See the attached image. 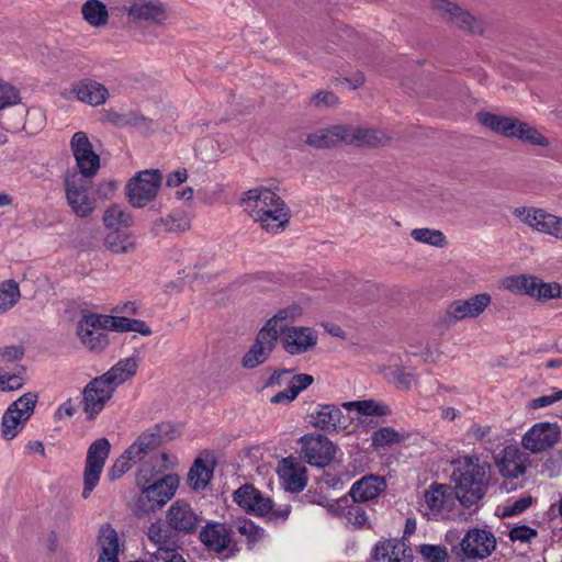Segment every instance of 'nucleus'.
Here are the masks:
<instances>
[{
    "instance_id": "1",
    "label": "nucleus",
    "mask_w": 562,
    "mask_h": 562,
    "mask_svg": "<svg viewBox=\"0 0 562 562\" xmlns=\"http://www.w3.org/2000/svg\"><path fill=\"white\" fill-rule=\"evenodd\" d=\"M153 462H155L153 467L150 462H144L136 474V485L140 490L136 505L142 514L155 512L167 504L179 485V479L175 474L158 477L165 471L177 465L176 456L162 453L155 457Z\"/></svg>"
},
{
    "instance_id": "2",
    "label": "nucleus",
    "mask_w": 562,
    "mask_h": 562,
    "mask_svg": "<svg viewBox=\"0 0 562 562\" xmlns=\"http://www.w3.org/2000/svg\"><path fill=\"white\" fill-rule=\"evenodd\" d=\"M245 211L268 233L284 231L290 220V210L284 201L271 189L258 187L248 190L243 199Z\"/></svg>"
},
{
    "instance_id": "3",
    "label": "nucleus",
    "mask_w": 562,
    "mask_h": 562,
    "mask_svg": "<svg viewBox=\"0 0 562 562\" xmlns=\"http://www.w3.org/2000/svg\"><path fill=\"white\" fill-rule=\"evenodd\" d=\"M451 479L458 499L463 506H472L486 492L490 464L476 456H461L452 462Z\"/></svg>"
},
{
    "instance_id": "4",
    "label": "nucleus",
    "mask_w": 562,
    "mask_h": 562,
    "mask_svg": "<svg viewBox=\"0 0 562 562\" xmlns=\"http://www.w3.org/2000/svg\"><path fill=\"white\" fill-rule=\"evenodd\" d=\"M479 121L485 127L507 137H515L533 146L548 147L550 145L548 138L536 127L517 119L491 113H480Z\"/></svg>"
},
{
    "instance_id": "5",
    "label": "nucleus",
    "mask_w": 562,
    "mask_h": 562,
    "mask_svg": "<svg viewBox=\"0 0 562 562\" xmlns=\"http://www.w3.org/2000/svg\"><path fill=\"white\" fill-rule=\"evenodd\" d=\"M452 486L441 483H431L425 491L419 512L428 519H446L452 512L456 499Z\"/></svg>"
},
{
    "instance_id": "6",
    "label": "nucleus",
    "mask_w": 562,
    "mask_h": 562,
    "mask_svg": "<svg viewBox=\"0 0 562 562\" xmlns=\"http://www.w3.org/2000/svg\"><path fill=\"white\" fill-rule=\"evenodd\" d=\"M162 177L158 170L149 169L137 172L126 184L128 203L134 207H144L158 193Z\"/></svg>"
},
{
    "instance_id": "7",
    "label": "nucleus",
    "mask_w": 562,
    "mask_h": 562,
    "mask_svg": "<svg viewBox=\"0 0 562 562\" xmlns=\"http://www.w3.org/2000/svg\"><path fill=\"white\" fill-rule=\"evenodd\" d=\"M91 182L89 178L78 172L67 173L65 178V190L67 203L72 212L80 216H88L94 210V200L90 196Z\"/></svg>"
},
{
    "instance_id": "8",
    "label": "nucleus",
    "mask_w": 562,
    "mask_h": 562,
    "mask_svg": "<svg viewBox=\"0 0 562 562\" xmlns=\"http://www.w3.org/2000/svg\"><path fill=\"white\" fill-rule=\"evenodd\" d=\"M104 315L85 314L77 324V336L80 342L89 350L100 352L109 345Z\"/></svg>"
},
{
    "instance_id": "9",
    "label": "nucleus",
    "mask_w": 562,
    "mask_h": 562,
    "mask_svg": "<svg viewBox=\"0 0 562 562\" xmlns=\"http://www.w3.org/2000/svg\"><path fill=\"white\" fill-rule=\"evenodd\" d=\"M110 450L111 443L106 438L97 439L88 448L83 473V498H88L93 488L98 485Z\"/></svg>"
},
{
    "instance_id": "10",
    "label": "nucleus",
    "mask_w": 562,
    "mask_h": 562,
    "mask_svg": "<svg viewBox=\"0 0 562 562\" xmlns=\"http://www.w3.org/2000/svg\"><path fill=\"white\" fill-rule=\"evenodd\" d=\"M122 11L131 21L148 25H164L169 18L166 4L158 0H128Z\"/></svg>"
},
{
    "instance_id": "11",
    "label": "nucleus",
    "mask_w": 562,
    "mask_h": 562,
    "mask_svg": "<svg viewBox=\"0 0 562 562\" xmlns=\"http://www.w3.org/2000/svg\"><path fill=\"white\" fill-rule=\"evenodd\" d=\"M514 215L535 231L562 240V217L536 207H516Z\"/></svg>"
},
{
    "instance_id": "12",
    "label": "nucleus",
    "mask_w": 562,
    "mask_h": 562,
    "mask_svg": "<svg viewBox=\"0 0 562 562\" xmlns=\"http://www.w3.org/2000/svg\"><path fill=\"white\" fill-rule=\"evenodd\" d=\"M161 443V435L158 426H154L146 431L142 432L134 442L124 451L125 457L139 468L144 462H150L151 467L155 464L153 459L164 452H156Z\"/></svg>"
},
{
    "instance_id": "13",
    "label": "nucleus",
    "mask_w": 562,
    "mask_h": 562,
    "mask_svg": "<svg viewBox=\"0 0 562 562\" xmlns=\"http://www.w3.org/2000/svg\"><path fill=\"white\" fill-rule=\"evenodd\" d=\"M560 436L561 429L558 424L537 423L526 431L521 445L526 450L538 453L552 448L560 440Z\"/></svg>"
},
{
    "instance_id": "14",
    "label": "nucleus",
    "mask_w": 562,
    "mask_h": 562,
    "mask_svg": "<svg viewBox=\"0 0 562 562\" xmlns=\"http://www.w3.org/2000/svg\"><path fill=\"white\" fill-rule=\"evenodd\" d=\"M71 150L74 153L78 172L86 178L93 177L100 167V157L94 153L91 142L85 132H76L70 140Z\"/></svg>"
},
{
    "instance_id": "15",
    "label": "nucleus",
    "mask_w": 562,
    "mask_h": 562,
    "mask_svg": "<svg viewBox=\"0 0 562 562\" xmlns=\"http://www.w3.org/2000/svg\"><path fill=\"white\" fill-rule=\"evenodd\" d=\"M176 549H178L177 533L159 520L151 522L146 531L145 551L148 559L167 554Z\"/></svg>"
},
{
    "instance_id": "16",
    "label": "nucleus",
    "mask_w": 562,
    "mask_h": 562,
    "mask_svg": "<svg viewBox=\"0 0 562 562\" xmlns=\"http://www.w3.org/2000/svg\"><path fill=\"white\" fill-rule=\"evenodd\" d=\"M167 527L175 533H192L200 526L201 519L190 504L178 499L166 512Z\"/></svg>"
},
{
    "instance_id": "17",
    "label": "nucleus",
    "mask_w": 562,
    "mask_h": 562,
    "mask_svg": "<svg viewBox=\"0 0 562 562\" xmlns=\"http://www.w3.org/2000/svg\"><path fill=\"white\" fill-rule=\"evenodd\" d=\"M492 296L488 293L472 295L467 300H454L446 310V318L456 323L465 318H476L490 306Z\"/></svg>"
},
{
    "instance_id": "18",
    "label": "nucleus",
    "mask_w": 562,
    "mask_h": 562,
    "mask_svg": "<svg viewBox=\"0 0 562 562\" xmlns=\"http://www.w3.org/2000/svg\"><path fill=\"white\" fill-rule=\"evenodd\" d=\"M302 456L307 463L326 467L335 456L333 442L323 435H307L301 438Z\"/></svg>"
},
{
    "instance_id": "19",
    "label": "nucleus",
    "mask_w": 562,
    "mask_h": 562,
    "mask_svg": "<svg viewBox=\"0 0 562 562\" xmlns=\"http://www.w3.org/2000/svg\"><path fill=\"white\" fill-rule=\"evenodd\" d=\"M431 9L460 29L473 33L482 31L481 23L469 11L450 0H432Z\"/></svg>"
},
{
    "instance_id": "20",
    "label": "nucleus",
    "mask_w": 562,
    "mask_h": 562,
    "mask_svg": "<svg viewBox=\"0 0 562 562\" xmlns=\"http://www.w3.org/2000/svg\"><path fill=\"white\" fill-rule=\"evenodd\" d=\"M460 546L465 557L472 559H484L495 549L496 540L491 531L473 528L464 535Z\"/></svg>"
},
{
    "instance_id": "21",
    "label": "nucleus",
    "mask_w": 562,
    "mask_h": 562,
    "mask_svg": "<svg viewBox=\"0 0 562 562\" xmlns=\"http://www.w3.org/2000/svg\"><path fill=\"white\" fill-rule=\"evenodd\" d=\"M114 393L112 386H109L102 379L95 378L89 382L83 390V412L87 414L89 419L95 418L99 415L105 404L110 401Z\"/></svg>"
},
{
    "instance_id": "22",
    "label": "nucleus",
    "mask_w": 562,
    "mask_h": 562,
    "mask_svg": "<svg viewBox=\"0 0 562 562\" xmlns=\"http://www.w3.org/2000/svg\"><path fill=\"white\" fill-rule=\"evenodd\" d=\"M317 334L311 327L291 326L280 334L283 349L290 355H301L317 344Z\"/></svg>"
},
{
    "instance_id": "23",
    "label": "nucleus",
    "mask_w": 562,
    "mask_h": 562,
    "mask_svg": "<svg viewBox=\"0 0 562 562\" xmlns=\"http://www.w3.org/2000/svg\"><path fill=\"white\" fill-rule=\"evenodd\" d=\"M234 502L249 514L263 516L272 510V501L252 485L244 484L234 492Z\"/></svg>"
},
{
    "instance_id": "24",
    "label": "nucleus",
    "mask_w": 562,
    "mask_h": 562,
    "mask_svg": "<svg viewBox=\"0 0 562 562\" xmlns=\"http://www.w3.org/2000/svg\"><path fill=\"white\" fill-rule=\"evenodd\" d=\"M276 342L274 331L272 333L270 328H261L256 336L255 342L243 357V367L252 369L263 363L271 355Z\"/></svg>"
},
{
    "instance_id": "25",
    "label": "nucleus",
    "mask_w": 562,
    "mask_h": 562,
    "mask_svg": "<svg viewBox=\"0 0 562 562\" xmlns=\"http://www.w3.org/2000/svg\"><path fill=\"white\" fill-rule=\"evenodd\" d=\"M69 93L79 102L91 106L104 104L110 95L108 88L103 83L89 78L74 82Z\"/></svg>"
},
{
    "instance_id": "26",
    "label": "nucleus",
    "mask_w": 562,
    "mask_h": 562,
    "mask_svg": "<svg viewBox=\"0 0 562 562\" xmlns=\"http://www.w3.org/2000/svg\"><path fill=\"white\" fill-rule=\"evenodd\" d=\"M526 456L516 446H507L494 456V462L498 473L503 477L515 479L525 473Z\"/></svg>"
},
{
    "instance_id": "27",
    "label": "nucleus",
    "mask_w": 562,
    "mask_h": 562,
    "mask_svg": "<svg viewBox=\"0 0 562 562\" xmlns=\"http://www.w3.org/2000/svg\"><path fill=\"white\" fill-rule=\"evenodd\" d=\"M278 475L285 491L299 493L306 486L305 469L292 458H284L278 464Z\"/></svg>"
},
{
    "instance_id": "28",
    "label": "nucleus",
    "mask_w": 562,
    "mask_h": 562,
    "mask_svg": "<svg viewBox=\"0 0 562 562\" xmlns=\"http://www.w3.org/2000/svg\"><path fill=\"white\" fill-rule=\"evenodd\" d=\"M311 424L324 431L345 428L346 418L341 409L334 404H317L310 415Z\"/></svg>"
},
{
    "instance_id": "29",
    "label": "nucleus",
    "mask_w": 562,
    "mask_h": 562,
    "mask_svg": "<svg viewBox=\"0 0 562 562\" xmlns=\"http://www.w3.org/2000/svg\"><path fill=\"white\" fill-rule=\"evenodd\" d=\"M373 558L378 562H413V552L403 540L389 539L374 547Z\"/></svg>"
},
{
    "instance_id": "30",
    "label": "nucleus",
    "mask_w": 562,
    "mask_h": 562,
    "mask_svg": "<svg viewBox=\"0 0 562 562\" xmlns=\"http://www.w3.org/2000/svg\"><path fill=\"white\" fill-rule=\"evenodd\" d=\"M98 544L100 548L98 562H120L119 554L124 551V542L110 525L101 527Z\"/></svg>"
},
{
    "instance_id": "31",
    "label": "nucleus",
    "mask_w": 562,
    "mask_h": 562,
    "mask_svg": "<svg viewBox=\"0 0 562 562\" xmlns=\"http://www.w3.org/2000/svg\"><path fill=\"white\" fill-rule=\"evenodd\" d=\"M386 487L383 477L367 475L355 482L350 488V496L355 502H368L378 497Z\"/></svg>"
},
{
    "instance_id": "32",
    "label": "nucleus",
    "mask_w": 562,
    "mask_h": 562,
    "mask_svg": "<svg viewBox=\"0 0 562 562\" xmlns=\"http://www.w3.org/2000/svg\"><path fill=\"white\" fill-rule=\"evenodd\" d=\"M348 125H334L308 134L306 143L315 148H328L340 143L347 144Z\"/></svg>"
},
{
    "instance_id": "33",
    "label": "nucleus",
    "mask_w": 562,
    "mask_h": 562,
    "mask_svg": "<svg viewBox=\"0 0 562 562\" xmlns=\"http://www.w3.org/2000/svg\"><path fill=\"white\" fill-rule=\"evenodd\" d=\"M390 140V136L373 128H361L348 125L347 144L357 146H382Z\"/></svg>"
},
{
    "instance_id": "34",
    "label": "nucleus",
    "mask_w": 562,
    "mask_h": 562,
    "mask_svg": "<svg viewBox=\"0 0 562 562\" xmlns=\"http://www.w3.org/2000/svg\"><path fill=\"white\" fill-rule=\"evenodd\" d=\"M137 370V360L135 357H128L120 360L115 366H113L108 372L103 375L99 376L109 386H112V390H116L119 385L124 383L126 380L135 375Z\"/></svg>"
},
{
    "instance_id": "35",
    "label": "nucleus",
    "mask_w": 562,
    "mask_h": 562,
    "mask_svg": "<svg viewBox=\"0 0 562 562\" xmlns=\"http://www.w3.org/2000/svg\"><path fill=\"white\" fill-rule=\"evenodd\" d=\"M201 541L211 550L223 553L228 549L231 538L224 525H207L200 533Z\"/></svg>"
},
{
    "instance_id": "36",
    "label": "nucleus",
    "mask_w": 562,
    "mask_h": 562,
    "mask_svg": "<svg viewBox=\"0 0 562 562\" xmlns=\"http://www.w3.org/2000/svg\"><path fill=\"white\" fill-rule=\"evenodd\" d=\"M214 472V462L203 458H196L189 474L188 482L192 490H204L210 483Z\"/></svg>"
},
{
    "instance_id": "37",
    "label": "nucleus",
    "mask_w": 562,
    "mask_h": 562,
    "mask_svg": "<svg viewBox=\"0 0 562 562\" xmlns=\"http://www.w3.org/2000/svg\"><path fill=\"white\" fill-rule=\"evenodd\" d=\"M81 15L92 27H104L109 23V11L101 0H87L81 5Z\"/></svg>"
},
{
    "instance_id": "38",
    "label": "nucleus",
    "mask_w": 562,
    "mask_h": 562,
    "mask_svg": "<svg viewBox=\"0 0 562 562\" xmlns=\"http://www.w3.org/2000/svg\"><path fill=\"white\" fill-rule=\"evenodd\" d=\"M25 383V369L22 366L0 367V392L20 390Z\"/></svg>"
},
{
    "instance_id": "39",
    "label": "nucleus",
    "mask_w": 562,
    "mask_h": 562,
    "mask_svg": "<svg viewBox=\"0 0 562 562\" xmlns=\"http://www.w3.org/2000/svg\"><path fill=\"white\" fill-rule=\"evenodd\" d=\"M301 313L302 310L297 305L286 306L268 319L262 328H270L272 333L274 331V337L278 339L279 334H282L283 330L290 328L288 323L293 322L301 315Z\"/></svg>"
},
{
    "instance_id": "40",
    "label": "nucleus",
    "mask_w": 562,
    "mask_h": 562,
    "mask_svg": "<svg viewBox=\"0 0 562 562\" xmlns=\"http://www.w3.org/2000/svg\"><path fill=\"white\" fill-rule=\"evenodd\" d=\"M105 247L115 254H126L135 248V238L125 229H113L104 239Z\"/></svg>"
},
{
    "instance_id": "41",
    "label": "nucleus",
    "mask_w": 562,
    "mask_h": 562,
    "mask_svg": "<svg viewBox=\"0 0 562 562\" xmlns=\"http://www.w3.org/2000/svg\"><path fill=\"white\" fill-rule=\"evenodd\" d=\"M342 406L348 411H356L363 416H385L391 413L386 404L375 400L345 402Z\"/></svg>"
},
{
    "instance_id": "42",
    "label": "nucleus",
    "mask_w": 562,
    "mask_h": 562,
    "mask_svg": "<svg viewBox=\"0 0 562 562\" xmlns=\"http://www.w3.org/2000/svg\"><path fill=\"white\" fill-rule=\"evenodd\" d=\"M103 222L111 231L124 229L133 224V217L123 207L113 204L105 210L103 214Z\"/></svg>"
},
{
    "instance_id": "43",
    "label": "nucleus",
    "mask_w": 562,
    "mask_h": 562,
    "mask_svg": "<svg viewBox=\"0 0 562 562\" xmlns=\"http://www.w3.org/2000/svg\"><path fill=\"white\" fill-rule=\"evenodd\" d=\"M26 419L20 414L7 408L1 419V435L5 440H12L24 428Z\"/></svg>"
},
{
    "instance_id": "44",
    "label": "nucleus",
    "mask_w": 562,
    "mask_h": 562,
    "mask_svg": "<svg viewBox=\"0 0 562 562\" xmlns=\"http://www.w3.org/2000/svg\"><path fill=\"white\" fill-rule=\"evenodd\" d=\"M411 236L414 240L430 245L434 247L442 248L447 245L446 236L439 229L423 227L414 228L411 232Z\"/></svg>"
},
{
    "instance_id": "45",
    "label": "nucleus",
    "mask_w": 562,
    "mask_h": 562,
    "mask_svg": "<svg viewBox=\"0 0 562 562\" xmlns=\"http://www.w3.org/2000/svg\"><path fill=\"white\" fill-rule=\"evenodd\" d=\"M530 296L540 301H548L551 299H562V285L558 282H542L535 278L533 290Z\"/></svg>"
},
{
    "instance_id": "46",
    "label": "nucleus",
    "mask_w": 562,
    "mask_h": 562,
    "mask_svg": "<svg viewBox=\"0 0 562 562\" xmlns=\"http://www.w3.org/2000/svg\"><path fill=\"white\" fill-rule=\"evenodd\" d=\"M38 395L34 392H27L11 403L8 408L18 413L23 419L29 420L34 413Z\"/></svg>"
},
{
    "instance_id": "47",
    "label": "nucleus",
    "mask_w": 562,
    "mask_h": 562,
    "mask_svg": "<svg viewBox=\"0 0 562 562\" xmlns=\"http://www.w3.org/2000/svg\"><path fill=\"white\" fill-rule=\"evenodd\" d=\"M20 299V289L15 281L7 280L0 283V311L13 307Z\"/></svg>"
},
{
    "instance_id": "48",
    "label": "nucleus",
    "mask_w": 562,
    "mask_h": 562,
    "mask_svg": "<svg viewBox=\"0 0 562 562\" xmlns=\"http://www.w3.org/2000/svg\"><path fill=\"white\" fill-rule=\"evenodd\" d=\"M403 439V434L398 432L392 427H382L374 431L371 436L372 446L374 448H382L394 443H398Z\"/></svg>"
},
{
    "instance_id": "49",
    "label": "nucleus",
    "mask_w": 562,
    "mask_h": 562,
    "mask_svg": "<svg viewBox=\"0 0 562 562\" xmlns=\"http://www.w3.org/2000/svg\"><path fill=\"white\" fill-rule=\"evenodd\" d=\"M535 277L517 276L504 280V288L517 293L530 295L533 290Z\"/></svg>"
},
{
    "instance_id": "50",
    "label": "nucleus",
    "mask_w": 562,
    "mask_h": 562,
    "mask_svg": "<svg viewBox=\"0 0 562 562\" xmlns=\"http://www.w3.org/2000/svg\"><path fill=\"white\" fill-rule=\"evenodd\" d=\"M20 101L19 90L12 85L0 80V111L16 105Z\"/></svg>"
},
{
    "instance_id": "51",
    "label": "nucleus",
    "mask_w": 562,
    "mask_h": 562,
    "mask_svg": "<svg viewBox=\"0 0 562 562\" xmlns=\"http://www.w3.org/2000/svg\"><path fill=\"white\" fill-rule=\"evenodd\" d=\"M419 553L426 562H447L448 551L440 544H422Z\"/></svg>"
},
{
    "instance_id": "52",
    "label": "nucleus",
    "mask_w": 562,
    "mask_h": 562,
    "mask_svg": "<svg viewBox=\"0 0 562 562\" xmlns=\"http://www.w3.org/2000/svg\"><path fill=\"white\" fill-rule=\"evenodd\" d=\"M532 504L531 496H522L518 499H509L503 507V516L512 517L527 510Z\"/></svg>"
},
{
    "instance_id": "53",
    "label": "nucleus",
    "mask_w": 562,
    "mask_h": 562,
    "mask_svg": "<svg viewBox=\"0 0 562 562\" xmlns=\"http://www.w3.org/2000/svg\"><path fill=\"white\" fill-rule=\"evenodd\" d=\"M345 517L347 525L353 528H363L368 525V516L359 506L350 507Z\"/></svg>"
},
{
    "instance_id": "54",
    "label": "nucleus",
    "mask_w": 562,
    "mask_h": 562,
    "mask_svg": "<svg viewBox=\"0 0 562 562\" xmlns=\"http://www.w3.org/2000/svg\"><path fill=\"white\" fill-rule=\"evenodd\" d=\"M289 385L288 387L295 392V395L297 396L302 391L307 389L314 381V378L310 374L301 373V374H292L289 378Z\"/></svg>"
},
{
    "instance_id": "55",
    "label": "nucleus",
    "mask_w": 562,
    "mask_h": 562,
    "mask_svg": "<svg viewBox=\"0 0 562 562\" xmlns=\"http://www.w3.org/2000/svg\"><path fill=\"white\" fill-rule=\"evenodd\" d=\"M132 465H134V463L130 460V458L125 457V452H123L109 470V477L111 480L120 479L132 468Z\"/></svg>"
},
{
    "instance_id": "56",
    "label": "nucleus",
    "mask_w": 562,
    "mask_h": 562,
    "mask_svg": "<svg viewBox=\"0 0 562 562\" xmlns=\"http://www.w3.org/2000/svg\"><path fill=\"white\" fill-rule=\"evenodd\" d=\"M311 103L317 108H333L338 104V98L331 91H319L312 97Z\"/></svg>"
},
{
    "instance_id": "57",
    "label": "nucleus",
    "mask_w": 562,
    "mask_h": 562,
    "mask_svg": "<svg viewBox=\"0 0 562 562\" xmlns=\"http://www.w3.org/2000/svg\"><path fill=\"white\" fill-rule=\"evenodd\" d=\"M165 224L169 231L184 232L190 227V218L183 213H175L165 220Z\"/></svg>"
},
{
    "instance_id": "58",
    "label": "nucleus",
    "mask_w": 562,
    "mask_h": 562,
    "mask_svg": "<svg viewBox=\"0 0 562 562\" xmlns=\"http://www.w3.org/2000/svg\"><path fill=\"white\" fill-rule=\"evenodd\" d=\"M537 537V530L528 526H516L509 531L512 541L530 542Z\"/></svg>"
},
{
    "instance_id": "59",
    "label": "nucleus",
    "mask_w": 562,
    "mask_h": 562,
    "mask_svg": "<svg viewBox=\"0 0 562 562\" xmlns=\"http://www.w3.org/2000/svg\"><path fill=\"white\" fill-rule=\"evenodd\" d=\"M104 318L109 322H104L106 325V328L109 330H115V331H131V327L133 325V319L126 318V317H115L110 315H104Z\"/></svg>"
},
{
    "instance_id": "60",
    "label": "nucleus",
    "mask_w": 562,
    "mask_h": 562,
    "mask_svg": "<svg viewBox=\"0 0 562 562\" xmlns=\"http://www.w3.org/2000/svg\"><path fill=\"white\" fill-rule=\"evenodd\" d=\"M562 400V390L554 391L551 394L539 396L532 400L531 407L532 408H542L549 406L558 401Z\"/></svg>"
},
{
    "instance_id": "61",
    "label": "nucleus",
    "mask_w": 562,
    "mask_h": 562,
    "mask_svg": "<svg viewBox=\"0 0 562 562\" xmlns=\"http://www.w3.org/2000/svg\"><path fill=\"white\" fill-rule=\"evenodd\" d=\"M291 375V370H280L273 372L268 381L266 382V386H281L283 384L289 385V378Z\"/></svg>"
},
{
    "instance_id": "62",
    "label": "nucleus",
    "mask_w": 562,
    "mask_h": 562,
    "mask_svg": "<svg viewBox=\"0 0 562 562\" xmlns=\"http://www.w3.org/2000/svg\"><path fill=\"white\" fill-rule=\"evenodd\" d=\"M393 381L402 389H409L415 379L412 373L395 370L393 372Z\"/></svg>"
},
{
    "instance_id": "63",
    "label": "nucleus",
    "mask_w": 562,
    "mask_h": 562,
    "mask_svg": "<svg viewBox=\"0 0 562 562\" xmlns=\"http://www.w3.org/2000/svg\"><path fill=\"white\" fill-rule=\"evenodd\" d=\"M2 360L15 361L22 358L23 349L19 346H8L0 351Z\"/></svg>"
},
{
    "instance_id": "64",
    "label": "nucleus",
    "mask_w": 562,
    "mask_h": 562,
    "mask_svg": "<svg viewBox=\"0 0 562 562\" xmlns=\"http://www.w3.org/2000/svg\"><path fill=\"white\" fill-rule=\"evenodd\" d=\"M149 562H186L184 558L178 552V549L171 550L167 554H159L151 559Z\"/></svg>"
}]
</instances>
